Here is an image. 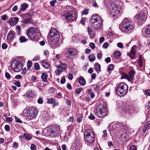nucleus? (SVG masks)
I'll return each instance as SVG.
<instances>
[{"label": "nucleus", "instance_id": "nucleus-1", "mask_svg": "<svg viewBox=\"0 0 150 150\" xmlns=\"http://www.w3.org/2000/svg\"><path fill=\"white\" fill-rule=\"evenodd\" d=\"M119 28L122 31L129 33L132 32L134 28V25L132 21L126 20L123 21Z\"/></svg>", "mask_w": 150, "mask_h": 150}, {"label": "nucleus", "instance_id": "nucleus-2", "mask_svg": "<svg viewBox=\"0 0 150 150\" xmlns=\"http://www.w3.org/2000/svg\"><path fill=\"white\" fill-rule=\"evenodd\" d=\"M103 20L98 15L95 14L92 16L90 21L92 27L95 29H98L102 25Z\"/></svg>", "mask_w": 150, "mask_h": 150}, {"label": "nucleus", "instance_id": "nucleus-3", "mask_svg": "<svg viewBox=\"0 0 150 150\" xmlns=\"http://www.w3.org/2000/svg\"><path fill=\"white\" fill-rule=\"evenodd\" d=\"M38 113L37 110L34 107H32L29 110L25 109L23 112V115L26 117L28 120H31L36 118Z\"/></svg>", "mask_w": 150, "mask_h": 150}, {"label": "nucleus", "instance_id": "nucleus-4", "mask_svg": "<svg viewBox=\"0 0 150 150\" xmlns=\"http://www.w3.org/2000/svg\"><path fill=\"white\" fill-rule=\"evenodd\" d=\"M107 107L105 104L101 103L99 105L97 109L96 115L100 118L105 117L108 114Z\"/></svg>", "mask_w": 150, "mask_h": 150}, {"label": "nucleus", "instance_id": "nucleus-5", "mask_svg": "<svg viewBox=\"0 0 150 150\" xmlns=\"http://www.w3.org/2000/svg\"><path fill=\"white\" fill-rule=\"evenodd\" d=\"M128 90L127 85L123 82L120 83L115 89L117 94L120 96L125 95L127 93Z\"/></svg>", "mask_w": 150, "mask_h": 150}, {"label": "nucleus", "instance_id": "nucleus-6", "mask_svg": "<svg viewBox=\"0 0 150 150\" xmlns=\"http://www.w3.org/2000/svg\"><path fill=\"white\" fill-rule=\"evenodd\" d=\"M85 141L88 143L91 144L95 140V135L92 130L90 129H87L84 134Z\"/></svg>", "mask_w": 150, "mask_h": 150}, {"label": "nucleus", "instance_id": "nucleus-7", "mask_svg": "<svg viewBox=\"0 0 150 150\" xmlns=\"http://www.w3.org/2000/svg\"><path fill=\"white\" fill-rule=\"evenodd\" d=\"M49 33L50 39L52 42L54 43L59 40V35L57 30L54 28H52Z\"/></svg>", "mask_w": 150, "mask_h": 150}, {"label": "nucleus", "instance_id": "nucleus-8", "mask_svg": "<svg viewBox=\"0 0 150 150\" xmlns=\"http://www.w3.org/2000/svg\"><path fill=\"white\" fill-rule=\"evenodd\" d=\"M26 34L28 37L30 39H33L35 40L39 39V38L37 37V29L35 27H32L28 29Z\"/></svg>", "mask_w": 150, "mask_h": 150}, {"label": "nucleus", "instance_id": "nucleus-9", "mask_svg": "<svg viewBox=\"0 0 150 150\" xmlns=\"http://www.w3.org/2000/svg\"><path fill=\"white\" fill-rule=\"evenodd\" d=\"M23 65L20 61L16 60L12 62L11 64V68L12 70L16 72H19L22 68Z\"/></svg>", "mask_w": 150, "mask_h": 150}, {"label": "nucleus", "instance_id": "nucleus-10", "mask_svg": "<svg viewBox=\"0 0 150 150\" xmlns=\"http://www.w3.org/2000/svg\"><path fill=\"white\" fill-rule=\"evenodd\" d=\"M64 14V16H65V18L70 21H74L76 18V13L73 11H65Z\"/></svg>", "mask_w": 150, "mask_h": 150}, {"label": "nucleus", "instance_id": "nucleus-11", "mask_svg": "<svg viewBox=\"0 0 150 150\" xmlns=\"http://www.w3.org/2000/svg\"><path fill=\"white\" fill-rule=\"evenodd\" d=\"M60 127L59 125H55L50 126L48 128V132L52 135V134H57L59 130Z\"/></svg>", "mask_w": 150, "mask_h": 150}, {"label": "nucleus", "instance_id": "nucleus-12", "mask_svg": "<svg viewBox=\"0 0 150 150\" xmlns=\"http://www.w3.org/2000/svg\"><path fill=\"white\" fill-rule=\"evenodd\" d=\"M111 8L110 13L113 16H115L116 15L119 14L120 8L118 6L114 3H112L111 4Z\"/></svg>", "mask_w": 150, "mask_h": 150}, {"label": "nucleus", "instance_id": "nucleus-13", "mask_svg": "<svg viewBox=\"0 0 150 150\" xmlns=\"http://www.w3.org/2000/svg\"><path fill=\"white\" fill-rule=\"evenodd\" d=\"M76 51L74 48H71L69 49L65 53L67 58H72L76 54Z\"/></svg>", "mask_w": 150, "mask_h": 150}, {"label": "nucleus", "instance_id": "nucleus-14", "mask_svg": "<svg viewBox=\"0 0 150 150\" xmlns=\"http://www.w3.org/2000/svg\"><path fill=\"white\" fill-rule=\"evenodd\" d=\"M137 47L136 45L133 46L131 50L130 53H127V54L129 55L132 59H133L135 55L136 50Z\"/></svg>", "mask_w": 150, "mask_h": 150}, {"label": "nucleus", "instance_id": "nucleus-15", "mask_svg": "<svg viewBox=\"0 0 150 150\" xmlns=\"http://www.w3.org/2000/svg\"><path fill=\"white\" fill-rule=\"evenodd\" d=\"M145 17V15L144 13L143 12H141L137 16V20L139 22H141L144 20Z\"/></svg>", "mask_w": 150, "mask_h": 150}, {"label": "nucleus", "instance_id": "nucleus-16", "mask_svg": "<svg viewBox=\"0 0 150 150\" xmlns=\"http://www.w3.org/2000/svg\"><path fill=\"white\" fill-rule=\"evenodd\" d=\"M56 67L57 69H56L55 71V73L57 76H59L61 73L63 71L62 69L59 65H57Z\"/></svg>", "mask_w": 150, "mask_h": 150}, {"label": "nucleus", "instance_id": "nucleus-17", "mask_svg": "<svg viewBox=\"0 0 150 150\" xmlns=\"http://www.w3.org/2000/svg\"><path fill=\"white\" fill-rule=\"evenodd\" d=\"M40 63L42 66L45 69H48L50 67L49 63L47 62H45L43 60L40 62Z\"/></svg>", "mask_w": 150, "mask_h": 150}, {"label": "nucleus", "instance_id": "nucleus-18", "mask_svg": "<svg viewBox=\"0 0 150 150\" xmlns=\"http://www.w3.org/2000/svg\"><path fill=\"white\" fill-rule=\"evenodd\" d=\"M15 35V33L14 31H10L8 35L7 39L9 40H11Z\"/></svg>", "mask_w": 150, "mask_h": 150}, {"label": "nucleus", "instance_id": "nucleus-19", "mask_svg": "<svg viewBox=\"0 0 150 150\" xmlns=\"http://www.w3.org/2000/svg\"><path fill=\"white\" fill-rule=\"evenodd\" d=\"M88 33L90 35V38H93L95 36V34L93 30L90 27L88 28Z\"/></svg>", "mask_w": 150, "mask_h": 150}, {"label": "nucleus", "instance_id": "nucleus-20", "mask_svg": "<svg viewBox=\"0 0 150 150\" xmlns=\"http://www.w3.org/2000/svg\"><path fill=\"white\" fill-rule=\"evenodd\" d=\"M79 83L82 85H84L86 83V82L84 79L81 76L78 79Z\"/></svg>", "mask_w": 150, "mask_h": 150}, {"label": "nucleus", "instance_id": "nucleus-21", "mask_svg": "<svg viewBox=\"0 0 150 150\" xmlns=\"http://www.w3.org/2000/svg\"><path fill=\"white\" fill-rule=\"evenodd\" d=\"M134 74L135 72L133 71H131L129 72V81H131L133 80L134 78Z\"/></svg>", "mask_w": 150, "mask_h": 150}, {"label": "nucleus", "instance_id": "nucleus-22", "mask_svg": "<svg viewBox=\"0 0 150 150\" xmlns=\"http://www.w3.org/2000/svg\"><path fill=\"white\" fill-rule=\"evenodd\" d=\"M100 65L98 63H96L94 65V68L95 70L98 73L101 71Z\"/></svg>", "mask_w": 150, "mask_h": 150}, {"label": "nucleus", "instance_id": "nucleus-23", "mask_svg": "<svg viewBox=\"0 0 150 150\" xmlns=\"http://www.w3.org/2000/svg\"><path fill=\"white\" fill-rule=\"evenodd\" d=\"M18 21V18L17 17H14L11 18L9 20V21L10 23H12L13 24H16Z\"/></svg>", "mask_w": 150, "mask_h": 150}, {"label": "nucleus", "instance_id": "nucleus-24", "mask_svg": "<svg viewBox=\"0 0 150 150\" xmlns=\"http://www.w3.org/2000/svg\"><path fill=\"white\" fill-rule=\"evenodd\" d=\"M23 19H27L31 21V16L29 13H26L22 15Z\"/></svg>", "mask_w": 150, "mask_h": 150}, {"label": "nucleus", "instance_id": "nucleus-25", "mask_svg": "<svg viewBox=\"0 0 150 150\" xmlns=\"http://www.w3.org/2000/svg\"><path fill=\"white\" fill-rule=\"evenodd\" d=\"M150 125V122H147L146 124L145 125L144 127L143 128L142 131L144 133H145L146 130L148 129V128L149 127V126Z\"/></svg>", "mask_w": 150, "mask_h": 150}, {"label": "nucleus", "instance_id": "nucleus-26", "mask_svg": "<svg viewBox=\"0 0 150 150\" xmlns=\"http://www.w3.org/2000/svg\"><path fill=\"white\" fill-rule=\"evenodd\" d=\"M21 7L20 10L23 11L28 7V5L27 4L24 3L21 4Z\"/></svg>", "mask_w": 150, "mask_h": 150}, {"label": "nucleus", "instance_id": "nucleus-27", "mask_svg": "<svg viewBox=\"0 0 150 150\" xmlns=\"http://www.w3.org/2000/svg\"><path fill=\"white\" fill-rule=\"evenodd\" d=\"M48 75L45 73H43L42 74L41 76V78L42 81L45 82L47 81V78Z\"/></svg>", "mask_w": 150, "mask_h": 150}, {"label": "nucleus", "instance_id": "nucleus-28", "mask_svg": "<svg viewBox=\"0 0 150 150\" xmlns=\"http://www.w3.org/2000/svg\"><path fill=\"white\" fill-rule=\"evenodd\" d=\"M83 118L82 115L81 114H79L78 115L76 120L78 122L80 123L82 121Z\"/></svg>", "mask_w": 150, "mask_h": 150}, {"label": "nucleus", "instance_id": "nucleus-29", "mask_svg": "<svg viewBox=\"0 0 150 150\" xmlns=\"http://www.w3.org/2000/svg\"><path fill=\"white\" fill-rule=\"evenodd\" d=\"M120 56V52L118 51L117 50L115 51L114 53V56L116 58H119Z\"/></svg>", "mask_w": 150, "mask_h": 150}, {"label": "nucleus", "instance_id": "nucleus-30", "mask_svg": "<svg viewBox=\"0 0 150 150\" xmlns=\"http://www.w3.org/2000/svg\"><path fill=\"white\" fill-rule=\"evenodd\" d=\"M59 65L60 66L63 70H66L67 68V65L66 64L63 62H62L60 65Z\"/></svg>", "mask_w": 150, "mask_h": 150}, {"label": "nucleus", "instance_id": "nucleus-31", "mask_svg": "<svg viewBox=\"0 0 150 150\" xmlns=\"http://www.w3.org/2000/svg\"><path fill=\"white\" fill-rule=\"evenodd\" d=\"M88 59L90 62H93L95 59V56L93 54L90 55L88 56Z\"/></svg>", "mask_w": 150, "mask_h": 150}, {"label": "nucleus", "instance_id": "nucleus-32", "mask_svg": "<svg viewBox=\"0 0 150 150\" xmlns=\"http://www.w3.org/2000/svg\"><path fill=\"white\" fill-rule=\"evenodd\" d=\"M34 93L31 91H28L26 93V96L30 98L33 96Z\"/></svg>", "mask_w": 150, "mask_h": 150}, {"label": "nucleus", "instance_id": "nucleus-33", "mask_svg": "<svg viewBox=\"0 0 150 150\" xmlns=\"http://www.w3.org/2000/svg\"><path fill=\"white\" fill-rule=\"evenodd\" d=\"M145 33L147 35L150 34V25H148L146 28Z\"/></svg>", "mask_w": 150, "mask_h": 150}, {"label": "nucleus", "instance_id": "nucleus-34", "mask_svg": "<svg viewBox=\"0 0 150 150\" xmlns=\"http://www.w3.org/2000/svg\"><path fill=\"white\" fill-rule=\"evenodd\" d=\"M27 40L24 36H21L19 38V41L21 43L25 42Z\"/></svg>", "mask_w": 150, "mask_h": 150}, {"label": "nucleus", "instance_id": "nucleus-35", "mask_svg": "<svg viewBox=\"0 0 150 150\" xmlns=\"http://www.w3.org/2000/svg\"><path fill=\"white\" fill-rule=\"evenodd\" d=\"M121 79H127L129 81V76L125 73H123L121 75Z\"/></svg>", "mask_w": 150, "mask_h": 150}, {"label": "nucleus", "instance_id": "nucleus-36", "mask_svg": "<svg viewBox=\"0 0 150 150\" xmlns=\"http://www.w3.org/2000/svg\"><path fill=\"white\" fill-rule=\"evenodd\" d=\"M23 137L28 140H30L31 138V137L30 135L26 133L24 134Z\"/></svg>", "mask_w": 150, "mask_h": 150}, {"label": "nucleus", "instance_id": "nucleus-37", "mask_svg": "<svg viewBox=\"0 0 150 150\" xmlns=\"http://www.w3.org/2000/svg\"><path fill=\"white\" fill-rule=\"evenodd\" d=\"M142 58L140 56L139 58V59L138 61V63L139 64V65L140 67L142 66Z\"/></svg>", "mask_w": 150, "mask_h": 150}, {"label": "nucleus", "instance_id": "nucleus-38", "mask_svg": "<svg viewBox=\"0 0 150 150\" xmlns=\"http://www.w3.org/2000/svg\"><path fill=\"white\" fill-rule=\"evenodd\" d=\"M34 68L35 70H37L40 68V66L38 63H35L34 65Z\"/></svg>", "mask_w": 150, "mask_h": 150}, {"label": "nucleus", "instance_id": "nucleus-39", "mask_svg": "<svg viewBox=\"0 0 150 150\" xmlns=\"http://www.w3.org/2000/svg\"><path fill=\"white\" fill-rule=\"evenodd\" d=\"M33 64L32 62L30 61H28L27 62V69L29 70L31 67L32 65Z\"/></svg>", "mask_w": 150, "mask_h": 150}, {"label": "nucleus", "instance_id": "nucleus-40", "mask_svg": "<svg viewBox=\"0 0 150 150\" xmlns=\"http://www.w3.org/2000/svg\"><path fill=\"white\" fill-rule=\"evenodd\" d=\"M55 100L54 98H52L48 99L47 100V103L52 104L53 103Z\"/></svg>", "mask_w": 150, "mask_h": 150}, {"label": "nucleus", "instance_id": "nucleus-41", "mask_svg": "<svg viewBox=\"0 0 150 150\" xmlns=\"http://www.w3.org/2000/svg\"><path fill=\"white\" fill-rule=\"evenodd\" d=\"M114 68V65L112 64H111L109 65L108 68V71H110L112 69Z\"/></svg>", "mask_w": 150, "mask_h": 150}, {"label": "nucleus", "instance_id": "nucleus-42", "mask_svg": "<svg viewBox=\"0 0 150 150\" xmlns=\"http://www.w3.org/2000/svg\"><path fill=\"white\" fill-rule=\"evenodd\" d=\"M82 90H83V89L82 88H80L77 89L75 91H76V93L77 94H79L81 93V91Z\"/></svg>", "mask_w": 150, "mask_h": 150}, {"label": "nucleus", "instance_id": "nucleus-43", "mask_svg": "<svg viewBox=\"0 0 150 150\" xmlns=\"http://www.w3.org/2000/svg\"><path fill=\"white\" fill-rule=\"evenodd\" d=\"M57 2L56 0H54L51 1L50 2V5L52 6H54V4Z\"/></svg>", "mask_w": 150, "mask_h": 150}, {"label": "nucleus", "instance_id": "nucleus-44", "mask_svg": "<svg viewBox=\"0 0 150 150\" xmlns=\"http://www.w3.org/2000/svg\"><path fill=\"white\" fill-rule=\"evenodd\" d=\"M136 147L134 145L131 146L130 147L129 150H136Z\"/></svg>", "mask_w": 150, "mask_h": 150}, {"label": "nucleus", "instance_id": "nucleus-45", "mask_svg": "<svg viewBox=\"0 0 150 150\" xmlns=\"http://www.w3.org/2000/svg\"><path fill=\"white\" fill-rule=\"evenodd\" d=\"M89 118L92 120H93L95 119V117L92 113L90 114V115L88 117Z\"/></svg>", "mask_w": 150, "mask_h": 150}, {"label": "nucleus", "instance_id": "nucleus-46", "mask_svg": "<svg viewBox=\"0 0 150 150\" xmlns=\"http://www.w3.org/2000/svg\"><path fill=\"white\" fill-rule=\"evenodd\" d=\"M83 14H87L88 13V9H85L82 12Z\"/></svg>", "mask_w": 150, "mask_h": 150}, {"label": "nucleus", "instance_id": "nucleus-47", "mask_svg": "<svg viewBox=\"0 0 150 150\" xmlns=\"http://www.w3.org/2000/svg\"><path fill=\"white\" fill-rule=\"evenodd\" d=\"M31 149L32 150H36V148L34 144H31Z\"/></svg>", "mask_w": 150, "mask_h": 150}, {"label": "nucleus", "instance_id": "nucleus-48", "mask_svg": "<svg viewBox=\"0 0 150 150\" xmlns=\"http://www.w3.org/2000/svg\"><path fill=\"white\" fill-rule=\"evenodd\" d=\"M5 130L7 131H9L10 130L9 126L8 125H6L4 127Z\"/></svg>", "mask_w": 150, "mask_h": 150}, {"label": "nucleus", "instance_id": "nucleus-49", "mask_svg": "<svg viewBox=\"0 0 150 150\" xmlns=\"http://www.w3.org/2000/svg\"><path fill=\"white\" fill-rule=\"evenodd\" d=\"M103 137H107V133L106 130H104L103 131Z\"/></svg>", "mask_w": 150, "mask_h": 150}, {"label": "nucleus", "instance_id": "nucleus-50", "mask_svg": "<svg viewBox=\"0 0 150 150\" xmlns=\"http://www.w3.org/2000/svg\"><path fill=\"white\" fill-rule=\"evenodd\" d=\"M18 146V144L17 143H16V142H14L13 143V147L15 149L17 148Z\"/></svg>", "mask_w": 150, "mask_h": 150}, {"label": "nucleus", "instance_id": "nucleus-51", "mask_svg": "<svg viewBox=\"0 0 150 150\" xmlns=\"http://www.w3.org/2000/svg\"><path fill=\"white\" fill-rule=\"evenodd\" d=\"M108 45V42H106L103 45V47L104 48H107Z\"/></svg>", "mask_w": 150, "mask_h": 150}, {"label": "nucleus", "instance_id": "nucleus-52", "mask_svg": "<svg viewBox=\"0 0 150 150\" xmlns=\"http://www.w3.org/2000/svg\"><path fill=\"white\" fill-rule=\"evenodd\" d=\"M15 84L16 86L18 87H20L21 86L20 82L18 81H16L15 83Z\"/></svg>", "mask_w": 150, "mask_h": 150}, {"label": "nucleus", "instance_id": "nucleus-53", "mask_svg": "<svg viewBox=\"0 0 150 150\" xmlns=\"http://www.w3.org/2000/svg\"><path fill=\"white\" fill-rule=\"evenodd\" d=\"M26 72V68L23 69L22 71L21 72V74L22 75H25Z\"/></svg>", "mask_w": 150, "mask_h": 150}, {"label": "nucleus", "instance_id": "nucleus-54", "mask_svg": "<svg viewBox=\"0 0 150 150\" xmlns=\"http://www.w3.org/2000/svg\"><path fill=\"white\" fill-rule=\"evenodd\" d=\"M7 45L6 43H3L2 45V48L3 49H5L7 47Z\"/></svg>", "mask_w": 150, "mask_h": 150}, {"label": "nucleus", "instance_id": "nucleus-55", "mask_svg": "<svg viewBox=\"0 0 150 150\" xmlns=\"http://www.w3.org/2000/svg\"><path fill=\"white\" fill-rule=\"evenodd\" d=\"M15 120L16 122H18L20 123H22V122L21 120L18 117L15 118Z\"/></svg>", "mask_w": 150, "mask_h": 150}, {"label": "nucleus", "instance_id": "nucleus-56", "mask_svg": "<svg viewBox=\"0 0 150 150\" xmlns=\"http://www.w3.org/2000/svg\"><path fill=\"white\" fill-rule=\"evenodd\" d=\"M5 76L8 79H10L11 77V76L10 74L8 72H6L5 73Z\"/></svg>", "mask_w": 150, "mask_h": 150}, {"label": "nucleus", "instance_id": "nucleus-57", "mask_svg": "<svg viewBox=\"0 0 150 150\" xmlns=\"http://www.w3.org/2000/svg\"><path fill=\"white\" fill-rule=\"evenodd\" d=\"M16 28L18 30V34H19L20 33V30L21 29V27H20V26L19 25H17L16 26Z\"/></svg>", "mask_w": 150, "mask_h": 150}, {"label": "nucleus", "instance_id": "nucleus-58", "mask_svg": "<svg viewBox=\"0 0 150 150\" xmlns=\"http://www.w3.org/2000/svg\"><path fill=\"white\" fill-rule=\"evenodd\" d=\"M105 40V38L104 37H101L99 39V42L102 43Z\"/></svg>", "mask_w": 150, "mask_h": 150}, {"label": "nucleus", "instance_id": "nucleus-59", "mask_svg": "<svg viewBox=\"0 0 150 150\" xmlns=\"http://www.w3.org/2000/svg\"><path fill=\"white\" fill-rule=\"evenodd\" d=\"M117 45L118 47L120 48H122L123 47V45L121 42L118 43L117 44Z\"/></svg>", "mask_w": 150, "mask_h": 150}, {"label": "nucleus", "instance_id": "nucleus-60", "mask_svg": "<svg viewBox=\"0 0 150 150\" xmlns=\"http://www.w3.org/2000/svg\"><path fill=\"white\" fill-rule=\"evenodd\" d=\"M89 46L92 49H94L95 47V45L93 43H90Z\"/></svg>", "mask_w": 150, "mask_h": 150}, {"label": "nucleus", "instance_id": "nucleus-61", "mask_svg": "<svg viewBox=\"0 0 150 150\" xmlns=\"http://www.w3.org/2000/svg\"><path fill=\"white\" fill-rule=\"evenodd\" d=\"M66 102L69 105H71V101L68 99H66Z\"/></svg>", "mask_w": 150, "mask_h": 150}, {"label": "nucleus", "instance_id": "nucleus-62", "mask_svg": "<svg viewBox=\"0 0 150 150\" xmlns=\"http://www.w3.org/2000/svg\"><path fill=\"white\" fill-rule=\"evenodd\" d=\"M111 61V59L109 57H108L105 59V61L107 63H109Z\"/></svg>", "mask_w": 150, "mask_h": 150}, {"label": "nucleus", "instance_id": "nucleus-63", "mask_svg": "<svg viewBox=\"0 0 150 150\" xmlns=\"http://www.w3.org/2000/svg\"><path fill=\"white\" fill-rule=\"evenodd\" d=\"M7 15H3L1 17V19L3 21H5Z\"/></svg>", "mask_w": 150, "mask_h": 150}, {"label": "nucleus", "instance_id": "nucleus-64", "mask_svg": "<svg viewBox=\"0 0 150 150\" xmlns=\"http://www.w3.org/2000/svg\"><path fill=\"white\" fill-rule=\"evenodd\" d=\"M145 93L148 96H150V90H148L145 91Z\"/></svg>", "mask_w": 150, "mask_h": 150}]
</instances>
